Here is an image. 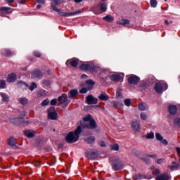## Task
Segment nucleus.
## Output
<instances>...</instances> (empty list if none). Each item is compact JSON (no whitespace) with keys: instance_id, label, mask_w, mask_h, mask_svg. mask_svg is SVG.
I'll return each instance as SVG.
<instances>
[{"instance_id":"obj_63","label":"nucleus","mask_w":180,"mask_h":180,"mask_svg":"<svg viewBox=\"0 0 180 180\" xmlns=\"http://www.w3.org/2000/svg\"><path fill=\"white\" fill-rule=\"evenodd\" d=\"M151 178H153V176H151V175L144 176V177H143V179H151Z\"/></svg>"},{"instance_id":"obj_62","label":"nucleus","mask_w":180,"mask_h":180,"mask_svg":"<svg viewBox=\"0 0 180 180\" xmlns=\"http://www.w3.org/2000/svg\"><path fill=\"white\" fill-rule=\"evenodd\" d=\"M38 4H44L46 1L44 0H36Z\"/></svg>"},{"instance_id":"obj_18","label":"nucleus","mask_w":180,"mask_h":180,"mask_svg":"<svg viewBox=\"0 0 180 180\" xmlns=\"http://www.w3.org/2000/svg\"><path fill=\"white\" fill-rule=\"evenodd\" d=\"M91 63H84L79 66V68L80 70H82V71H89L91 69Z\"/></svg>"},{"instance_id":"obj_1","label":"nucleus","mask_w":180,"mask_h":180,"mask_svg":"<svg viewBox=\"0 0 180 180\" xmlns=\"http://www.w3.org/2000/svg\"><path fill=\"white\" fill-rule=\"evenodd\" d=\"M60 4H63V0H53L51 3L52 9L55 11V12H58L60 16H65L67 18L68 16H74V15H78L81 13V11H77L72 13L63 12V10H60L56 8L57 5H60Z\"/></svg>"},{"instance_id":"obj_7","label":"nucleus","mask_w":180,"mask_h":180,"mask_svg":"<svg viewBox=\"0 0 180 180\" xmlns=\"http://www.w3.org/2000/svg\"><path fill=\"white\" fill-rule=\"evenodd\" d=\"M112 167L114 171H120V169H123V162L120 159L115 160L112 162Z\"/></svg>"},{"instance_id":"obj_56","label":"nucleus","mask_w":180,"mask_h":180,"mask_svg":"<svg viewBox=\"0 0 180 180\" xmlns=\"http://www.w3.org/2000/svg\"><path fill=\"white\" fill-rule=\"evenodd\" d=\"M160 143H162V144H164L165 146H168V141H167L166 139H162L160 141Z\"/></svg>"},{"instance_id":"obj_60","label":"nucleus","mask_w":180,"mask_h":180,"mask_svg":"<svg viewBox=\"0 0 180 180\" xmlns=\"http://www.w3.org/2000/svg\"><path fill=\"white\" fill-rule=\"evenodd\" d=\"M99 146H100L101 147H105V146H106V145L105 144V142H103V141H101V142L99 143Z\"/></svg>"},{"instance_id":"obj_13","label":"nucleus","mask_w":180,"mask_h":180,"mask_svg":"<svg viewBox=\"0 0 180 180\" xmlns=\"http://www.w3.org/2000/svg\"><path fill=\"white\" fill-rule=\"evenodd\" d=\"M8 145L10 146V147H13V148H18V146H16V139L13 136H11L10 139L7 141Z\"/></svg>"},{"instance_id":"obj_57","label":"nucleus","mask_w":180,"mask_h":180,"mask_svg":"<svg viewBox=\"0 0 180 180\" xmlns=\"http://www.w3.org/2000/svg\"><path fill=\"white\" fill-rule=\"evenodd\" d=\"M43 84L45 85V86H49L50 85V81L49 80H44Z\"/></svg>"},{"instance_id":"obj_39","label":"nucleus","mask_w":180,"mask_h":180,"mask_svg":"<svg viewBox=\"0 0 180 180\" xmlns=\"http://www.w3.org/2000/svg\"><path fill=\"white\" fill-rule=\"evenodd\" d=\"M4 51L6 57H11L12 56V51L9 49H4Z\"/></svg>"},{"instance_id":"obj_2","label":"nucleus","mask_w":180,"mask_h":180,"mask_svg":"<svg viewBox=\"0 0 180 180\" xmlns=\"http://www.w3.org/2000/svg\"><path fill=\"white\" fill-rule=\"evenodd\" d=\"M81 131H82L81 126H79L75 131L70 132L65 138L67 143H77V141L79 140V134H81Z\"/></svg>"},{"instance_id":"obj_33","label":"nucleus","mask_w":180,"mask_h":180,"mask_svg":"<svg viewBox=\"0 0 180 180\" xmlns=\"http://www.w3.org/2000/svg\"><path fill=\"white\" fill-rule=\"evenodd\" d=\"M133 179L139 180V179H144V176L141 175V174H133Z\"/></svg>"},{"instance_id":"obj_40","label":"nucleus","mask_w":180,"mask_h":180,"mask_svg":"<svg viewBox=\"0 0 180 180\" xmlns=\"http://www.w3.org/2000/svg\"><path fill=\"white\" fill-rule=\"evenodd\" d=\"M139 88L141 89H146L147 88V83H146V82H141L139 84Z\"/></svg>"},{"instance_id":"obj_22","label":"nucleus","mask_w":180,"mask_h":180,"mask_svg":"<svg viewBox=\"0 0 180 180\" xmlns=\"http://www.w3.org/2000/svg\"><path fill=\"white\" fill-rule=\"evenodd\" d=\"M121 78L122 77H120L119 75H112L110 76V79L111 81H114V82H119Z\"/></svg>"},{"instance_id":"obj_15","label":"nucleus","mask_w":180,"mask_h":180,"mask_svg":"<svg viewBox=\"0 0 180 180\" xmlns=\"http://www.w3.org/2000/svg\"><path fill=\"white\" fill-rule=\"evenodd\" d=\"M25 136L27 137L28 139H33L34 136H36V131L28 129L23 131Z\"/></svg>"},{"instance_id":"obj_23","label":"nucleus","mask_w":180,"mask_h":180,"mask_svg":"<svg viewBox=\"0 0 180 180\" xmlns=\"http://www.w3.org/2000/svg\"><path fill=\"white\" fill-rule=\"evenodd\" d=\"M139 110H148V105L144 103H140L138 106Z\"/></svg>"},{"instance_id":"obj_43","label":"nucleus","mask_w":180,"mask_h":180,"mask_svg":"<svg viewBox=\"0 0 180 180\" xmlns=\"http://www.w3.org/2000/svg\"><path fill=\"white\" fill-rule=\"evenodd\" d=\"M32 164L34 167H36L37 168H40V166L41 165L40 164V162L37 160H34V162H32Z\"/></svg>"},{"instance_id":"obj_27","label":"nucleus","mask_w":180,"mask_h":180,"mask_svg":"<svg viewBox=\"0 0 180 180\" xmlns=\"http://www.w3.org/2000/svg\"><path fill=\"white\" fill-rule=\"evenodd\" d=\"M91 118L92 116L90 114H89L83 118V121H81L80 123L82 122V124H85V122H91V120H92Z\"/></svg>"},{"instance_id":"obj_10","label":"nucleus","mask_w":180,"mask_h":180,"mask_svg":"<svg viewBox=\"0 0 180 180\" xmlns=\"http://www.w3.org/2000/svg\"><path fill=\"white\" fill-rule=\"evenodd\" d=\"M98 154H99V152L98 151V150H87L86 151L85 155L89 160H96V158L98 157Z\"/></svg>"},{"instance_id":"obj_19","label":"nucleus","mask_w":180,"mask_h":180,"mask_svg":"<svg viewBox=\"0 0 180 180\" xmlns=\"http://www.w3.org/2000/svg\"><path fill=\"white\" fill-rule=\"evenodd\" d=\"M156 180H169V176L168 175V174L165 173V174H162L158 175L156 178Z\"/></svg>"},{"instance_id":"obj_21","label":"nucleus","mask_w":180,"mask_h":180,"mask_svg":"<svg viewBox=\"0 0 180 180\" xmlns=\"http://www.w3.org/2000/svg\"><path fill=\"white\" fill-rule=\"evenodd\" d=\"M77 95H78V90L72 89L69 91L68 98H70L72 99V98H75V96H77Z\"/></svg>"},{"instance_id":"obj_34","label":"nucleus","mask_w":180,"mask_h":180,"mask_svg":"<svg viewBox=\"0 0 180 180\" xmlns=\"http://www.w3.org/2000/svg\"><path fill=\"white\" fill-rule=\"evenodd\" d=\"M18 101L21 105H27V102H29V100L25 97L20 98H18Z\"/></svg>"},{"instance_id":"obj_11","label":"nucleus","mask_w":180,"mask_h":180,"mask_svg":"<svg viewBox=\"0 0 180 180\" xmlns=\"http://www.w3.org/2000/svg\"><path fill=\"white\" fill-rule=\"evenodd\" d=\"M86 103L87 105H96L98 103V98L94 97L92 95H89L86 97Z\"/></svg>"},{"instance_id":"obj_30","label":"nucleus","mask_w":180,"mask_h":180,"mask_svg":"<svg viewBox=\"0 0 180 180\" xmlns=\"http://www.w3.org/2000/svg\"><path fill=\"white\" fill-rule=\"evenodd\" d=\"M70 63L72 67L76 68L78 65V59L74 58L70 60Z\"/></svg>"},{"instance_id":"obj_24","label":"nucleus","mask_w":180,"mask_h":180,"mask_svg":"<svg viewBox=\"0 0 180 180\" xmlns=\"http://www.w3.org/2000/svg\"><path fill=\"white\" fill-rule=\"evenodd\" d=\"M100 101H109V96L106 93H103L98 96Z\"/></svg>"},{"instance_id":"obj_6","label":"nucleus","mask_w":180,"mask_h":180,"mask_svg":"<svg viewBox=\"0 0 180 180\" xmlns=\"http://www.w3.org/2000/svg\"><path fill=\"white\" fill-rule=\"evenodd\" d=\"M48 119L51 120H57L58 114L57 111H56V108L54 107H50L48 110Z\"/></svg>"},{"instance_id":"obj_58","label":"nucleus","mask_w":180,"mask_h":180,"mask_svg":"<svg viewBox=\"0 0 180 180\" xmlns=\"http://www.w3.org/2000/svg\"><path fill=\"white\" fill-rule=\"evenodd\" d=\"M143 161H144L146 164H150V159H147L146 158H142Z\"/></svg>"},{"instance_id":"obj_42","label":"nucleus","mask_w":180,"mask_h":180,"mask_svg":"<svg viewBox=\"0 0 180 180\" xmlns=\"http://www.w3.org/2000/svg\"><path fill=\"white\" fill-rule=\"evenodd\" d=\"M124 105L126 106H130V105H131V100L130 98H127L124 100Z\"/></svg>"},{"instance_id":"obj_35","label":"nucleus","mask_w":180,"mask_h":180,"mask_svg":"<svg viewBox=\"0 0 180 180\" xmlns=\"http://www.w3.org/2000/svg\"><path fill=\"white\" fill-rule=\"evenodd\" d=\"M154 139V132L148 133L147 136H142V139Z\"/></svg>"},{"instance_id":"obj_14","label":"nucleus","mask_w":180,"mask_h":180,"mask_svg":"<svg viewBox=\"0 0 180 180\" xmlns=\"http://www.w3.org/2000/svg\"><path fill=\"white\" fill-rule=\"evenodd\" d=\"M168 112L169 115H176V112H178V108L176 107V105H170L168 106Z\"/></svg>"},{"instance_id":"obj_54","label":"nucleus","mask_w":180,"mask_h":180,"mask_svg":"<svg viewBox=\"0 0 180 180\" xmlns=\"http://www.w3.org/2000/svg\"><path fill=\"white\" fill-rule=\"evenodd\" d=\"M88 92V89L87 88H82L80 90H79V93L80 94H86Z\"/></svg>"},{"instance_id":"obj_28","label":"nucleus","mask_w":180,"mask_h":180,"mask_svg":"<svg viewBox=\"0 0 180 180\" xmlns=\"http://www.w3.org/2000/svg\"><path fill=\"white\" fill-rule=\"evenodd\" d=\"M180 165L179 163L176 164V165H169L167 166V168H169V169H171V171H177V169L179 168Z\"/></svg>"},{"instance_id":"obj_16","label":"nucleus","mask_w":180,"mask_h":180,"mask_svg":"<svg viewBox=\"0 0 180 180\" xmlns=\"http://www.w3.org/2000/svg\"><path fill=\"white\" fill-rule=\"evenodd\" d=\"M131 126L134 131H139V130H140V122L139 121L132 122Z\"/></svg>"},{"instance_id":"obj_32","label":"nucleus","mask_w":180,"mask_h":180,"mask_svg":"<svg viewBox=\"0 0 180 180\" xmlns=\"http://www.w3.org/2000/svg\"><path fill=\"white\" fill-rule=\"evenodd\" d=\"M111 105L115 108H122V106H123V103L119 101H112Z\"/></svg>"},{"instance_id":"obj_41","label":"nucleus","mask_w":180,"mask_h":180,"mask_svg":"<svg viewBox=\"0 0 180 180\" xmlns=\"http://www.w3.org/2000/svg\"><path fill=\"white\" fill-rule=\"evenodd\" d=\"M36 88H37V84L35 82H32L29 89H30L31 91H34Z\"/></svg>"},{"instance_id":"obj_17","label":"nucleus","mask_w":180,"mask_h":180,"mask_svg":"<svg viewBox=\"0 0 180 180\" xmlns=\"http://www.w3.org/2000/svg\"><path fill=\"white\" fill-rule=\"evenodd\" d=\"M99 70H101V68H99V66H97L94 63L91 64L89 70L90 72H92L93 74L94 72L95 74H96V72H98Z\"/></svg>"},{"instance_id":"obj_9","label":"nucleus","mask_w":180,"mask_h":180,"mask_svg":"<svg viewBox=\"0 0 180 180\" xmlns=\"http://www.w3.org/2000/svg\"><path fill=\"white\" fill-rule=\"evenodd\" d=\"M129 85H137L140 82V78L135 75H130L127 79Z\"/></svg>"},{"instance_id":"obj_25","label":"nucleus","mask_w":180,"mask_h":180,"mask_svg":"<svg viewBox=\"0 0 180 180\" xmlns=\"http://www.w3.org/2000/svg\"><path fill=\"white\" fill-rule=\"evenodd\" d=\"M130 23V20L127 19H121L117 22L118 25H122V26H124L126 25H129Z\"/></svg>"},{"instance_id":"obj_12","label":"nucleus","mask_w":180,"mask_h":180,"mask_svg":"<svg viewBox=\"0 0 180 180\" xmlns=\"http://www.w3.org/2000/svg\"><path fill=\"white\" fill-rule=\"evenodd\" d=\"M32 75L34 78H39L41 79L43 78V72L38 69H35L32 72Z\"/></svg>"},{"instance_id":"obj_36","label":"nucleus","mask_w":180,"mask_h":180,"mask_svg":"<svg viewBox=\"0 0 180 180\" xmlns=\"http://www.w3.org/2000/svg\"><path fill=\"white\" fill-rule=\"evenodd\" d=\"M173 123L176 127H180V117H176Z\"/></svg>"},{"instance_id":"obj_47","label":"nucleus","mask_w":180,"mask_h":180,"mask_svg":"<svg viewBox=\"0 0 180 180\" xmlns=\"http://www.w3.org/2000/svg\"><path fill=\"white\" fill-rule=\"evenodd\" d=\"M49 103H50V101L49 99H45L41 103V106H47V105H49Z\"/></svg>"},{"instance_id":"obj_20","label":"nucleus","mask_w":180,"mask_h":180,"mask_svg":"<svg viewBox=\"0 0 180 180\" xmlns=\"http://www.w3.org/2000/svg\"><path fill=\"white\" fill-rule=\"evenodd\" d=\"M17 78L18 77L16 76V74L11 73V74L8 75L7 81H8V82H15V81H16Z\"/></svg>"},{"instance_id":"obj_29","label":"nucleus","mask_w":180,"mask_h":180,"mask_svg":"<svg viewBox=\"0 0 180 180\" xmlns=\"http://www.w3.org/2000/svg\"><path fill=\"white\" fill-rule=\"evenodd\" d=\"M17 85L18 86H19L20 88H22V86H26V88H29V84H27V83L20 80L17 82Z\"/></svg>"},{"instance_id":"obj_37","label":"nucleus","mask_w":180,"mask_h":180,"mask_svg":"<svg viewBox=\"0 0 180 180\" xmlns=\"http://www.w3.org/2000/svg\"><path fill=\"white\" fill-rule=\"evenodd\" d=\"M117 98H123V95H122V88H118L116 91Z\"/></svg>"},{"instance_id":"obj_3","label":"nucleus","mask_w":180,"mask_h":180,"mask_svg":"<svg viewBox=\"0 0 180 180\" xmlns=\"http://www.w3.org/2000/svg\"><path fill=\"white\" fill-rule=\"evenodd\" d=\"M108 11V4L100 2L97 6L94 8V13L96 15H101V13H105Z\"/></svg>"},{"instance_id":"obj_31","label":"nucleus","mask_w":180,"mask_h":180,"mask_svg":"<svg viewBox=\"0 0 180 180\" xmlns=\"http://www.w3.org/2000/svg\"><path fill=\"white\" fill-rule=\"evenodd\" d=\"M103 19L104 20H105V22H113V20H115V18H113V16L110 15H108L105 17H103Z\"/></svg>"},{"instance_id":"obj_51","label":"nucleus","mask_w":180,"mask_h":180,"mask_svg":"<svg viewBox=\"0 0 180 180\" xmlns=\"http://www.w3.org/2000/svg\"><path fill=\"white\" fill-rule=\"evenodd\" d=\"M51 106H56L57 105V98H53L51 101Z\"/></svg>"},{"instance_id":"obj_64","label":"nucleus","mask_w":180,"mask_h":180,"mask_svg":"<svg viewBox=\"0 0 180 180\" xmlns=\"http://www.w3.org/2000/svg\"><path fill=\"white\" fill-rule=\"evenodd\" d=\"M176 150L177 151L178 155H179V157L180 158V148H179V147H177V148H176Z\"/></svg>"},{"instance_id":"obj_45","label":"nucleus","mask_w":180,"mask_h":180,"mask_svg":"<svg viewBox=\"0 0 180 180\" xmlns=\"http://www.w3.org/2000/svg\"><path fill=\"white\" fill-rule=\"evenodd\" d=\"M111 150H112L114 151H118L119 150V145L118 144L112 145Z\"/></svg>"},{"instance_id":"obj_53","label":"nucleus","mask_w":180,"mask_h":180,"mask_svg":"<svg viewBox=\"0 0 180 180\" xmlns=\"http://www.w3.org/2000/svg\"><path fill=\"white\" fill-rule=\"evenodd\" d=\"M155 137L157 139V140H158L159 141H161V140H162V136H161V134H160V133H156L155 134Z\"/></svg>"},{"instance_id":"obj_44","label":"nucleus","mask_w":180,"mask_h":180,"mask_svg":"<svg viewBox=\"0 0 180 180\" xmlns=\"http://www.w3.org/2000/svg\"><path fill=\"white\" fill-rule=\"evenodd\" d=\"M158 4L157 0H150V5L152 8H157Z\"/></svg>"},{"instance_id":"obj_8","label":"nucleus","mask_w":180,"mask_h":180,"mask_svg":"<svg viewBox=\"0 0 180 180\" xmlns=\"http://www.w3.org/2000/svg\"><path fill=\"white\" fill-rule=\"evenodd\" d=\"M81 125L82 126V127H84L86 129H89L90 130H96V129H98V125L96 124V122L94 119L89 121V124H82V122H81Z\"/></svg>"},{"instance_id":"obj_59","label":"nucleus","mask_w":180,"mask_h":180,"mask_svg":"<svg viewBox=\"0 0 180 180\" xmlns=\"http://www.w3.org/2000/svg\"><path fill=\"white\" fill-rule=\"evenodd\" d=\"M25 116H26V112L23 111L21 112V116L20 117V119H23V117H25Z\"/></svg>"},{"instance_id":"obj_49","label":"nucleus","mask_w":180,"mask_h":180,"mask_svg":"<svg viewBox=\"0 0 180 180\" xmlns=\"http://www.w3.org/2000/svg\"><path fill=\"white\" fill-rule=\"evenodd\" d=\"M86 84H87V85H91V86H94V85H95V82L91 79H89L86 81Z\"/></svg>"},{"instance_id":"obj_61","label":"nucleus","mask_w":180,"mask_h":180,"mask_svg":"<svg viewBox=\"0 0 180 180\" xmlns=\"http://www.w3.org/2000/svg\"><path fill=\"white\" fill-rule=\"evenodd\" d=\"M158 164H162L164 162V159H159L157 160Z\"/></svg>"},{"instance_id":"obj_52","label":"nucleus","mask_w":180,"mask_h":180,"mask_svg":"<svg viewBox=\"0 0 180 180\" xmlns=\"http://www.w3.org/2000/svg\"><path fill=\"white\" fill-rule=\"evenodd\" d=\"M153 174L155 176L158 177V175H160V169H155V170L153 172Z\"/></svg>"},{"instance_id":"obj_5","label":"nucleus","mask_w":180,"mask_h":180,"mask_svg":"<svg viewBox=\"0 0 180 180\" xmlns=\"http://www.w3.org/2000/svg\"><path fill=\"white\" fill-rule=\"evenodd\" d=\"M168 89V84L165 83V82H159L155 83V91L157 92V94H161L162 92V89Z\"/></svg>"},{"instance_id":"obj_55","label":"nucleus","mask_w":180,"mask_h":180,"mask_svg":"<svg viewBox=\"0 0 180 180\" xmlns=\"http://www.w3.org/2000/svg\"><path fill=\"white\" fill-rule=\"evenodd\" d=\"M9 9H11V8H9V7L0 8V11H1L2 12H6V11H9Z\"/></svg>"},{"instance_id":"obj_50","label":"nucleus","mask_w":180,"mask_h":180,"mask_svg":"<svg viewBox=\"0 0 180 180\" xmlns=\"http://www.w3.org/2000/svg\"><path fill=\"white\" fill-rule=\"evenodd\" d=\"M140 116L142 120H147V114H146L145 112H141Z\"/></svg>"},{"instance_id":"obj_26","label":"nucleus","mask_w":180,"mask_h":180,"mask_svg":"<svg viewBox=\"0 0 180 180\" xmlns=\"http://www.w3.org/2000/svg\"><path fill=\"white\" fill-rule=\"evenodd\" d=\"M86 143L88 144H94L95 143V136H89L85 139Z\"/></svg>"},{"instance_id":"obj_4","label":"nucleus","mask_w":180,"mask_h":180,"mask_svg":"<svg viewBox=\"0 0 180 180\" xmlns=\"http://www.w3.org/2000/svg\"><path fill=\"white\" fill-rule=\"evenodd\" d=\"M58 106H61L62 108H67L70 104L68 101V96L66 94H63L60 96L58 98Z\"/></svg>"},{"instance_id":"obj_48","label":"nucleus","mask_w":180,"mask_h":180,"mask_svg":"<svg viewBox=\"0 0 180 180\" xmlns=\"http://www.w3.org/2000/svg\"><path fill=\"white\" fill-rule=\"evenodd\" d=\"M33 55H34L35 57H37V58L41 57V53L39 51H34L33 52Z\"/></svg>"},{"instance_id":"obj_38","label":"nucleus","mask_w":180,"mask_h":180,"mask_svg":"<svg viewBox=\"0 0 180 180\" xmlns=\"http://www.w3.org/2000/svg\"><path fill=\"white\" fill-rule=\"evenodd\" d=\"M1 98L4 102H8V101H9V96H8L5 93H1Z\"/></svg>"},{"instance_id":"obj_46","label":"nucleus","mask_w":180,"mask_h":180,"mask_svg":"<svg viewBox=\"0 0 180 180\" xmlns=\"http://www.w3.org/2000/svg\"><path fill=\"white\" fill-rule=\"evenodd\" d=\"M6 85V82L5 80H0V89L5 88Z\"/></svg>"}]
</instances>
